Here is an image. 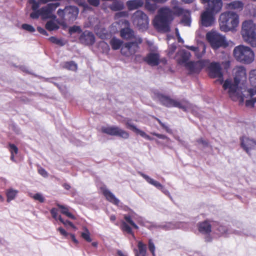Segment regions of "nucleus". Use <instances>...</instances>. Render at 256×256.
<instances>
[{
	"label": "nucleus",
	"mask_w": 256,
	"mask_h": 256,
	"mask_svg": "<svg viewBox=\"0 0 256 256\" xmlns=\"http://www.w3.org/2000/svg\"><path fill=\"white\" fill-rule=\"evenodd\" d=\"M171 4L172 10L168 7L160 8L154 20V26L165 32L170 30V24L173 20V15L179 16L188 10L182 8L177 0H172Z\"/></svg>",
	"instance_id": "f257e3e1"
},
{
	"label": "nucleus",
	"mask_w": 256,
	"mask_h": 256,
	"mask_svg": "<svg viewBox=\"0 0 256 256\" xmlns=\"http://www.w3.org/2000/svg\"><path fill=\"white\" fill-rule=\"evenodd\" d=\"M246 80V69L244 66H237L235 69V76L232 82L230 80H226L223 84L224 90H228V94L230 98L233 101L240 100V102H244V96L238 90V86L241 82H244Z\"/></svg>",
	"instance_id": "f03ea898"
},
{
	"label": "nucleus",
	"mask_w": 256,
	"mask_h": 256,
	"mask_svg": "<svg viewBox=\"0 0 256 256\" xmlns=\"http://www.w3.org/2000/svg\"><path fill=\"white\" fill-rule=\"evenodd\" d=\"M220 30L224 32L233 30L239 23L238 15L233 12L226 11L222 13L218 20Z\"/></svg>",
	"instance_id": "7ed1b4c3"
},
{
	"label": "nucleus",
	"mask_w": 256,
	"mask_h": 256,
	"mask_svg": "<svg viewBox=\"0 0 256 256\" xmlns=\"http://www.w3.org/2000/svg\"><path fill=\"white\" fill-rule=\"evenodd\" d=\"M241 34L246 42L252 47H256V24L252 20L242 22Z\"/></svg>",
	"instance_id": "20e7f679"
},
{
	"label": "nucleus",
	"mask_w": 256,
	"mask_h": 256,
	"mask_svg": "<svg viewBox=\"0 0 256 256\" xmlns=\"http://www.w3.org/2000/svg\"><path fill=\"white\" fill-rule=\"evenodd\" d=\"M233 54L238 61L243 64H250L254 60V52L248 46L243 45L238 46L234 48Z\"/></svg>",
	"instance_id": "39448f33"
},
{
	"label": "nucleus",
	"mask_w": 256,
	"mask_h": 256,
	"mask_svg": "<svg viewBox=\"0 0 256 256\" xmlns=\"http://www.w3.org/2000/svg\"><path fill=\"white\" fill-rule=\"evenodd\" d=\"M206 37L212 48L214 50H217L220 47L226 48L228 46L225 36L216 32L211 31L208 32Z\"/></svg>",
	"instance_id": "423d86ee"
},
{
	"label": "nucleus",
	"mask_w": 256,
	"mask_h": 256,
	"mask_svg": "<svg viewBox=\"0 0 256 256\" xmlns=\"http://www.w3.org/2000/svg\"><path fill=\"white\" fill-rule=\"evenodd\" d=\"M142 42V39L138 38L135 42H126L121 48V54L126 57L134 55L140 48L139 44Z\"/></svg>",
	"instance_id": "0eeeda50"
},
{
	"label": "nucleus",
	"mask_w": 256,
	"mask_h": 256,
	"mask_svg": "<svg viewBox=\"0 0 256 256\" xmlns=\"http://www.w3.org/2000/svg\"><path fill=\"white\" fill-rule=\"evenodd\" d=\"M79 10L76 6H66L64 10L58 9L57 14L62 18L69 22L75 20L78 14Z\"/></svg>",
	"instance_id": "6e6552de"
},
{
	"label": "nucleus",
	"mask_w": 256,
	"mask_h": 256,
	"mask_svg": "<svg viewBox=\"0 0 256 256\" xmlns=\"http://www.w3.org/2000/svg\"><path fill=\"white\" fill-rule=\"evenodd\" d=\"M133 23L140 30H145L148 27L149 20L148 16L142 11L138 10L132 16Z\"/></svg>",
	"instance_id": "1a4fd4ad"
},
{
	"label": "nucleus",
	"mask_w": 256,
	"mask_h": 256,
	"mask_svg": "<svg viewBox=\"0 0 256 256\" xmlns=\"http://www.w3.org/2000/svg\"><path fill=\"white\" fill-rule=\"evenodd\" d=\"M102 132L112 136H118L124 139L129 138V133L116 126H102Z\"/></svg>",
	"instance_id": "9d476101"
},
{
	"label": "nucleus",
	"mask_w": 256,
	"mask_h": 256,
	"mask_svg": "<svg viewBox=\"0 0 256 256\" xmlns=\"http://www.w3.org/2000/svg\"><path fill=\"white\" fill-rule=\"evenodd\" d=\"M158 98L161 104L166 107H176L186 111V108L179 101L171 98L170 96L163 94H158Z\"/></svg>",
	"instance_id": "9b49d317"
},
{
	"label": "nucleus",
	"mask_w": 256,
	"mask_h": 256,
	"mask_svg": "<svg viewBox=\"0 0 256 256\" xmlns=\"http://www.w3.org/2000/svg\"><path fill=\"white\" fill-rule=\"evenodd\" d=\"M208 60H201L198 61H190L185 64V66L190 74H199L208 63Z\"/></svg>",
	"instance_id": "f8f14e48"
},
{
	"label": "nucleus",
	"mask_w": 256,
	"mask_h": 256,
	"mask_svg": "<svg viewBox=\"0 0 256 256\" xmlns=\"http://www.w3.org/2000/svg\"><path fill=\"white\" fill-rule=\"evenodd\" d=\"M209 76L211 78H218V81L222 84L224 82L223 74L220 64L216 62H212L208 66Z\"/></svg>",
	"instance_id": "ddd939ff"
},
{
	"label": "nucleus",
	"mask_w": 256,
	"mask_h": 256,
	"mask_svg": "<svg viewBox=\"0 0 256 256\" xmlns=\"http://www.w3.org/2000/svg\"><path fill=\"white\" fill-rule=\"evenodd\" d=\"M60 6V2L50 3L40 8L41 16L43 19L51 18L55 19L56 16L52 14L56 8Z\"/></svg>",
	"instance_id": "4468645a"
},
{
	"label": "nucleus",
	"mask_w": 256,
	"mask_h": 256,
	"mask_svg": "<svg viewBox=\"0 0 256 256\" xmlns=\"http://www.w3.org/2000/svg\"><path fill=\"white\" fill-rule=\"evenodd\" d=\"M124 218L126 222L122 221L121 222V230L124 232H126V234H131L133 237H134V234L132 230V228L130 227V226H128L127 223L129 224L136 230L138 229V226L132 220V216L130 215L124 214Z\"/></svg>",
	"instance_id": "2eb2a0df"
},
{
	"label": "nucleus",
	"mask_w": 256,
	"mask_h": 256,
	"mask_svg": "<svg viewBox=\"0 0 256 256\" xmlns=\"http://www.w3.org/2000/svg\"><path fill=\"white\" fill-rule=\"evenodd\" d=\"M215 15L216 14L206 9L200 16L202 24L206 27L212 26L215 21Z\"/></svg>",
	"instance_id": "dca6fc26"
},
{
	"label": "nucleus",
	"mask_w": 256,
	"mask_h": 256,
	"mask_svg": "<svg viewBox=\"0 0 256 256\" xmlns=\"http://www.w3.org/2000/svg\"><path fill=\"white\" fill-rule=\"evenodd\" d=\"M222 6V0H210L207 3L206 9L216 14L221 11Z\"/></svg>",
	"instance_id": "f3484780"
},
{
	"label": "nucleus",
	"mask_w": 256,
	"mask_h": 256,
	"mask_svg": "<svg viewBox=\"0 0 256 256\" xmlns=\"http://www.w3.org/2000/svg\"><path fill=\"white\" fill-rule=\"evenodd\" d=\"M79 40L82 44L91 46L95 42V36L92 32L88 30H84L80 34Z\"/></svg>",
	"instance_id": "a211bd4d"
},
{
	"label": "nucleus",
	"mask_w": 256,
	"mask_h": 256,
	"mask_svg": "<svg viewBox=\"0 0 256 256\" xmlns=\"http://www.w3.org/2000/svg\"><path fill=\"white\" fill-rule=\"evenodd\" d=\"M160 56L158 53L150 52L144 58V61L150 66H157L160 63Z\"/></svg>",
	"instance_id": "6ab92c4d"
},
{
	"label": "nucleus",
	"mask_w": 256,
	"mask_h": 256,
	"mask_svg": "<svg viewBox=\"0 0 256 256\" xmlns=\"http://www.w3.org/2000/svg\"><path fill=\"white\" fill-rule=\"evenodd\" d=\"M126 126L128 128L134 131L136 134H140L142 137L144 138L146 140H152L153 138L138 128L136 126L132 124L131 120H128L126 122Z\"/></svg>",
	"instance_id": "aec40b11"
},
{
	"label": "nucleus",
	"mask_w": 256,
	"mask_h": 256,
	"mask_svg": "<svg viewBox=\"0 0 256 256\" xmlns=\"http://www.w3.org/2000/svg\"><path fill=\"white\" fill-rule=\"evenodd\" d=\"M240 140L241 146L248 154H249L250 150L254 149L256 145V142L246 136L242 137Z\"/></svg>",
	"instance_id": "412c9836"
},
{
	"label": "nucleus",
	"mask_w": 256,
	"mask_h": 256,
	"mask_svg": "<svg viewBox=\"0 0 256 256\" xmlns=\"http://www.w3.org/2000/svg\"><path fill=\"white\" fill-rule=\"evenodd\" d=\"M198 231L202 234H209L212 232V225L208 220L198 222Z\"/></svg>",
	"instance_id": "4be33fe9"
},
{
	"label": "nucleus",
	"mask_w": 256,
	"mask_h": 256,
	"mask_svg": "<svg viewBox=\"0 0 256 256\" xmlns=\"http://www.w3.org/2000/svg\"><path fill=\"white\" fill-rule=\"evenodd\" d=\"M101 190L103 195L105 196L107 200L116 205H118L119 204V200L116 198L114 195L108 190L104 188H102Z\"/></svg>",
	"instance_id": "5701e85b"
},
{
	"label": "nucleus",
	"mask_w": 256,
	"mask_h": 256,
	"mask_svg": "<svg viewBox=\"0 0 256 256\" xmlns=\"http://www.w3.org/2000/svg\"><path fill=\"white\" fill-rule=\"evenodd\" d=\"M126 4L129 10H132L142 7L144 2L142 0H129L126 2Z\"/></svg>",
	"instance_id": "b1692460"
},
{
	"label": "nucleus",
	"mask_w": 256,
	"mask_h": 256,
	"mask_svg": "<svg viewBox=\"0 0 256 256\" xmlns=\"http://www.w3.org/2000/svg\"><path fill=\"white\" fill-rule=\"evenodd\" d=\"M120 35L122 38L128 40L134 38V32L132 29L126 28L120 30Z\"/></svg>",
	"instance_id": "393cba45"
},
{
	"label": "nucleus",
	"mask_w": 256,
	"mask_h": 256,
	"mask_svg": "<svg viewBox=\"0 0 256 256\" xmlns=\"http://www.w3.org/2000/svg\"><path fill=\"white\" fill-rule=\"evenodd\" d=\"M226 8L235 10L238 12L241 11L244 8V4L239 0H234L226 5Z\"/></svg>",
	"instance_id": "a878e982"
},
{
	"label": "nucleus",
	"mask_w": 256,
	"mask_h": 256,
	"mask_svg": "<svg viewBox=\"0 0 256 256\" xmlns=\"http://www.w3.org/2000/svg\"><path fill=\"white\" fill-rule=\"evenodd\" d=\"M155 0H145L144 8L150 12H154L158 8V5Z\"/></svg>",
	"instance_id": "bb28decb"
},
{
	"label": "nucleus",
	"mask_w": 256,
	"mask_h": 256,
	"mask_svg": "<svg viewBox=\"0 0 256 256\" xmlns=\"http://www.w3.org/2000/svg\"><path fill=\"white\" fill-rule=\"evenodd\" d=\"M140 174L143 178H144L146 180L147 182L154 186L160 190H162L164 188L162 184H160L158 182L155 180H154L152 178L148 176L143 173L140 172Z\"/></svg>",
	"instance_id": "cd10ccee"
},
{
	"label": "nucleus",
	"mask_w": 256,
	"mask_h": 256,
	"mask_svg": "<svg viewBox=\"0 0 256 256\" xmlns=\"http://www.w3.org/2000/svg\"><path fill=\"white\" fill-rule=\"evenodd\" d=\"M191 54L189 52L183 50L180 52V58L178 62L180 64H186Z\"/></svg>",
	"instance_id": "c85d7f7f"
},
{
	"label": "nucleus",
	"mask_w": 256,
	"mask_h": 256,
	"mask_svg": "<svg viewBox=\"0 0 256 256\" xmlns=\"http://www.w3.org/2000/svg\"><path fill=\"white\" fill-rule=\"evenodd\" d=\"M56 206L61 210L60 212L62 214L66 215L69 218H70L72 220H76V217L72 213L69 212L68 208L64 205H62L60 204H56Z\"/></svg>",
	"instance_id": "c756f323"
},
{
	"label": "nucleus",
	"mask_w": 256,
	"mask_h": 256,
	"mask_svg": "<svg viewBox=\"0 0 256 256\" xmlns=\"http://www.w3.org/2000/svg\"><path fill=\"white\" fill-rule=\"evenodd\" d=\"M110 44L112 46V49L114 50H117L120 49L123 45L122 41L115 37L112 38L110 40Z\"/></svg>",
	"instance_id": "7c9ffc66"
},
{
	"label": "nucleus",
	"mask_w": 256,
	"mask_h": 256,
	"mask_svg": "<svg viewBox=\"0 0 256 256\" xmlns=\"http://www.w3.org/2000/svg\"><path fill=\"white\" fill-rule=\"evenodd\" d=\"M182 16L181 20V22L184 26H190L191 23L190 13L188 10H186L184 14L182 15Z\"/></svg>",
	"instance_id": "2f4dec72"
},
{
	"label": "nucleus",
	"mask_w": 256,
	"mask_h": 256,
	"mask_svg": "<svg viewBox=\"0 0 256 256\" xmlns=\"http://www.w3.org/2000/svg\"><path fill=\"white\" fill-rule=\"evenodd\" d=\"M58 230L59 231L60 234L66 237L68 235H69V234L62 227H60L58 228ZM70 238H72V240L76 244H78V240L76 239V236L74 234H70Z\"/></svg>",
	"instance_id": "473e14b6"
},
{
	"label": "nucleus",
	"mask_w": 256,
	"mask_h": 256,
	"mask_svg": "<svg viewBox=\"0 0 256 256\" xmlns=\"http://www.w3.org/2000/svg\"><path fill=\"white\" fill-rule=\"evenodd\" d=\"M45 27L49 31L57 30L59 28V26L52 20L48 21L46 23Z\"/></svg>",
	"instance_id": "72a5a7b5"
},
{
	"label": "nucleus",
	"mask_w": 256,
	"mask_h": 256,
	"mask_svg": "<svg viewBox=\"0 0 256 256\" xmlns=\"http://www.w3.org/2000/svg\"><path fill=\"white\" fill-rule=\"evenodd\" d=\"M138 249L139 254L142 256H146V246L142 241H139L138 244Z\"/></svg>",
	"instance_id": "f704fd0d"
},
{
	"label": "nucleus",
	"mask_w": 256,
	"mask_h": 256,
	"mask_svg": "<svg viewBox=\"0 0 256 256\" xmlns=\"http://www.w3.org/2000/svg\"><path fill=\"white\" fill-rule=\"evenodd\" d=\"M18 192L16 190H14L12 189H8L6 193L7 197V202H9L11 200H13L16 196Z\"/></svg>",
	"instance_id": "c9c22d12"
},
{
	"label": "nucleus",
	"mask_w": 256,
	"mask_h": 256,
	"mask_svg": "<svg viewBox=\"0 0 256 256\" xmlns=\"http://www.w3.org/2000/svg\"><path fill=\"white\" fill-rule=\"evenodd\" d=\"M124 8L122 3L118 2H114L110 6V10L113 11H118L122 10Z\"/></svg>",
	"instance_id": "e433bc0d"
},
{
	"label": "nucleus",
	"mask_w": 256,
	"mask_h": 256,
	"mask_svg": "<svg viewBox=\"0 0 256 256\" xmlns=\"http://www.w3.org/2000/svg\"><path fill=\"white\" fill-rule=\"evenodd\" d=\"M64 68L68 70H76L77 64L73 61L67 62L64 63Z\"/></svg>",
	"instance_id": "4c0bfd02"
},
{
	"label": "nucleus",
	"mask_w": 256,
	"mask_h": 256,
	"mask_svg": "<svg viewBox=\"0 0 256 256\" xmlns=\"http://www.w3.org/2000/svg\"><path fill=\"white\" fill-rule=\"evenodd\" d=\"M249 80L252 86H256V70H252L250 72Z\"/></svg>",
	"instance_id": "58836bf2"
},
{
	"label": "nucleus",
	"mask_w": 256,
	"mask_h": 256,
	"mask_svg": "<svg viewBox=\"0 0 256 256\" xmlns=\"http://www.w3.org/2000/svg\"><path fill=\"white\" fill-rule=\"evenodd\" d=\"M84 232H82L81 236L86 242H91L92 238H90V232L88 230L86 227L84 228Z\"/></svg>",
	"instance_id": "ea45409f"
},
{
	"label": "nucleus",
	"mask_w": 256,
	"mask_h": 256,
	"mask_svg": "<svg viewBox=\"0 0 256 256\" xmlns=\"http://www.w3.org/2000/svg\"><path fill=\"white\" fill-rule=\"evenodd\" d=\"M30 196L36 200H38L39 202L42 203L44 202V198L42 195L40 193H36L35 194H30Z\"/></svg>",
	"instance_id": "a19ab883"
},
{
	"label": "nucleus",
	"mask_w": 256,
	"mask_h": 256,
	"mask_svg": "<svg viewBox=\"0 0 256 256\" xmlns=\"http://www.w3.org/2000/svg\"><path fill=\"white\" fill-rule=\"evenodd\" d=\"M48 40L52 43L57 44L60 46H63L64 45V43L62 41V40L58 39L55 36H51L48 38Z\"/></svg>",
	"instance_id": "79ce46f5"
},
{
	"label": "nucleus",
	"mask_w": 256,
	"mask_h": 256,
	"mask_svg": "<svg viewBox=\"0 0 256 256\" xmlns=\"http://www.w3.org/2000/svg\"><path fill=\"white\" fill-rule=\"evenodd\" d=\"M58 220L62 223L65 226H70L71 228H74V230H77V228H76V226L73 224V223L72 222H71L70 221V220H64L62 216H58Z\"/></svg>",
	"instance_id": "37998d69"
},
{
	"label": "nucleus",
	"mask_w": 256,
	"mask_h": 256,
	"mask_svg": "<svg viewBox=\"0 0 256 256\" xmlns=\"http://www.w3.org/2000/svg\"><path fill=\"white\" fill-rule=\"evenodd\" d=\"M148 248L150 252L152 253V256H156L155 254V246L152 239L148 240Z\"/></svg>",
	"instance_id": "c03bdc74"
},
{
	"label": "nucleus",
	"mask_w": 256,
	"mask_h": 256,
	"mask_svg": "<svg viewBox=\"0 0 256 256\" xmlns=\"http://www.w3.org/2000/svg\"><path fill=\"white\" fill-rule=\"evenodd\" d=\"M28 2L32 5V10H39L40 4L39 2H38L36 0H28Z\"/></svg>",
	"instance_id": "a18cd8bd"
},
{
	"label": "nucleus",
	"mask_w": 256,
	"mask_h": 256,
	"mask_svg": "<svg viewBox=\"0 0 256 256\" xmlns=\"http://www.w3.org/2000/svg\"><path fill=\"white\" fill-rule=\"evenodd\" d=\"M9 150L10 154H16L18 153V147L13 144H8Z\"/></svg>",
	"instance_id": "49530a36"
},
{
	"label": "nucleus",
	"mask_w": 256,
	"mask_h": 256,
	"mask_svg": "<svg viewBox=\"0 0 256 256\" xmlns=\"http://www.w3.org/2000/svg\"><path fill=\"white\" fill-rule=\"evenodd\" d=\"M68 32L70 34H72L76 32L78 33H80L82 32V30L80 26H74L69 28Z\"/></svg>",
	"instance_id": "de8ad7c7"
},
{
	"label": "nucleus",
	"mask_w": 256,
	"mask_h": 256,
	"mask_svg": "<svg viewBox=\"0 0 256 256\" xmlns=\"http://www.w3.org/2000/svg\"><path fill=\"white\" fill-rule=\"evenodd\" d=\"M22 29L27 30L29 32H35V28L31 25L24 24L22 25Z\"/></svg>",
	"instance_id": "09e8293b"
},
{
	"label": "nucleus",
	"mask_w": 256,
	"mask_h": 256,
	"mask_svg": "<svg viewBox=\"0 0 256 256\" xmlns=\"http://www.w3.org/2000/svg\"><path fill=\"white\" fill-rule=\"evenodd\" d=\"M30 14V17L33 19H37L39 18L40 16H41V12H40V9L38 10H33Z\"/></svg>",
	"instance_id": "8fccbe9b"
},
{
	"label": "nucleus",
	"mask_w": 256,
	"mask_h": 256,
	"mask_svg": "<svg viewBox=\"0 0 256 256\" xmlns=\"http://www.w3.org/2000/svg\"><path fill=\"white\" fill-rule=\"evenodd\" d=\"M128 16V12L126 11H122L118 12L115 14V18L118 19L120 18H124Z\"/></svg>",
	"instance_id": "3c124183"
},
{
	"label": "nucleus",
	"mask_w": 256,
	"mask_h": 256,
	"mask_svg": "<svg viewBox=\"0 0 256 256\" xmlns=\"http://www.w3.org/2000/svg\"><path fill=\"white\" fill-rule=\"evenodd\" d=\"M38 172L44 178H46L48 176V174L47 172L42 168L40 167L38 169Z\"/></svg>",
	"instance_id": "603ef678"
},
{
	"label": "nucleus",
	"mask_w": 256,
	"mask_h": 256,
	"mask_svg": "<svg viewBox=\"0 0 256 256\" xmlns=\"http://www.w3.org/2000/svg\"><path fill=\"white\" fill-rule=\"evenodd\" d=\"M88 3L96 7L99 6L100 0H87Z\"/></svg>",
	"instance_id": "864d4df0"
},
{
	"label": "nucleus",
	"mask_w": 256,
	"mask_h": 256,
	"mask_svg": "<svg viewBox=\"0 0 256 256\" xmlns=\"http://www.w3.org/2000/svg\"><path fill=\"white\" fill-rule=\"evenodd\" d=\"M50 212L54 218L56 220H58V210L56 208H52L50 210Z\"/></svg>",
	"instance_id": "5fc2aeb1"
},
{
	"label": "nucleus",
	"mask_w": 256,
	"mask_h": 256,
	"mask_svg": "<svg viewBox=\"0 0 256 256\" xmlns=\"http://www.w3.org/2000/svg\"><path fill=\"white\" fill-rule=\"evenodd\" d=\"M154 118L159 123V124L163 128H164L167 132H169V128L167 126H166L164 123H162L159 118L155 116H154Z\"/></svg>",
	"instance_id": "6e6d98bb"
},
{
	"label": "nucleus",
	"mask_w": 256,
	"mask_h": 256,
	"mask_svg": "<svg viewBox=\"0 0 256 256\" xmlns=\"http://www.w3.org/2000/svg\"><path fill=\"white\" fill-rule=\"evenodd\" d=\"M196 142L206 147L208 146L209 145L208 142L207 140H204L203 138H200L197 140Z\"/></svg>",
	"instance_id": "4d7b16f0"
},
{
	"label": "nucleus",
	"mask_w": 256,
	"mask_h": 256,
	"mask_svg": "<svg viewBox=\"0 0 256 256\" xmlns=\"http://www.w3.org/2000/svg\"><path fill=\"white\" fill-rule=\"evenodd\" d=\"M249 96L250 97L256 94V86H254L253 88H248L247 90Z\"/></svg>",
	"instance_id": "13d9d810"
},
{
	"label": "nucleus",
	"mask_w": 256,
	"mask_h": 256,
	"mask_svg": "<svg viewBox=\"0 0 256 256\" xmlns=\"http://www.w3.org/2000/svg\"><path fill=\"white\" fill-rule=\"evenodd\" d=\"M246 106L247 107L254 108V102L252 99L246 100L245 102Z\"/></svg>",
	"instance_id": "bf43d9fd"
},
{
	"label": "nucleus",
	"mask_w": 256,
	"mask_h": 256,
	"mask_svg": "<svg viewBox=\"0 0 256 256\" xmlns=\"http://www.w3.org/2000/svg\"><path fill=\"white\" fill-rule=\"evenodd\" d=\"M151 134L153 136H156L157 138H160V139H163V140H164V139H167L168 138V137L164 135V134H158V133H156V132H151Z\"/></svg>",
	"instance_id": "052dcab7"
},
{
	"label": "nucleus",
	"mask_w": 256,
	"mask_h": 256,
	"mask_svg": "<svg viewBox=\"0 0 256 256\" xmlns=\"http://www.w3.org/2000/svg\"><path fill=\"white\" fill-rule=\"evenodd\" d=\"M37 30L40 34L44 36H48L47 32L44 28L38 26L37 28Z\"/></svg>",
	"instance_id": "680f3d73"
},
{
	"label": "nucleus",
	"mask_w": 256,
	"mask_h": 256,
	"mask_svg": "<svg viewBox=\"0 0 256 256\" xmlns=\"http://www.w3.org/2000/svg\"><path fill=\"white\" fill-rule=\"evenodd\" d=\"M186 48H187L188 49L191 50L192 51H194L196 52H198V47L194 46H186Z\"/></svg>",
	"instance_id": "e2e57ef3"
},
{
	"label": "nucleus",
	"mask_w": 256,
	"mask_h": 256,
	"mask_svg": "<svg viewBox=\"0 0 256 256\" xmlns=\"http://www.w3.org/2000/svg\"><path fill=\"white\" fill-rule=\"evenodd\" d=\"M62 186L66 190H69L71 188L70 186L67 183L64 184Z\"/></svg>",
	"instance_id": "0e129e2a"
},
{
	"label": "nucleus",
	"mask_w": 256,
	"mask_h": 256,
	"mask_svg": "<svg viewBox=\"0 0 256 256\" xmlns=\"http://www.w3.org/2000/svg\"><path fill=\"white\" fill-rule=\"evenodd\" d=\"M195 0H182V2L185 4H191Z\"/></svg>",
	"instance_id": "69168bd1"
},
{
	"label": "nucleus",
	"mask_w": 256,
	"mask_h": 256,
	"mask_svg": "<svg viewBox=\"0 0 256 256\" xmlns=\"http://www.w3.org/2000/svg\"><path fill=\"white\" fill-rule=\"evenodd\" d=\"M168 0H155V1L156 2L157 4H164Z\"/></svg>",
	"instance_id": "338daca9"
},
{
	"label": "nucleus",
	"mask_w": 256,
	"mask_h": 256,
	"mask_svg": "<svg viewBox=\"0 0 256 256\" xmlns=\"http://www.w3.org/2000/svg\"><path fill=\"white\" fill-rule=\"evenodd\" d=\"M15 154H10V160L14 162H16V160H15Z\"/></svg>",
	"instance_id": "774afa93"
}]
</instances>
